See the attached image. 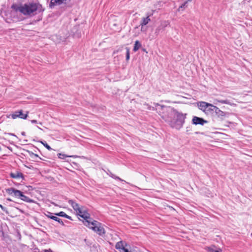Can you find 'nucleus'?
Masks as SVG:
<instances>
[{
  "label": "nucleus",
  "mask_w": 252,
  "mask_h": 252,
  "mask_svg": "<svg viewBox=\"0 0 252 252\" xmlns=\"http://www.w3.org/2000/svg\"><path fill=\"white\" fill-rule=\"evenodd\" d=\"M157 105V112L171 127L179 130L183 127L187 114L179 112L170 106Z\"/></svg>",
  "instance_id": "1"
},
{
  "label": "nucleus",
  "mask_w": 252,
  "mask_h": 252,
  "mask_svg": "<svg viewBox=\"0 0 252 252\" xmlns=\"http://www.w3.org/2000/svg\"><path fill=\"white\" fill-rule=\"evenodd\" d=\"M11 8L17 13L29 17L39 14L44 10L42 4L37 0L25 3H13L11 5Z\"/></svg>",
  "instance_id": "2"
},
{
  "label": "nucleus",
  "mask_w": 252,
  "mask_h": 252,
  "mask_svg": "<svg viewBox=\"0 0 252 252\" xmlns=\"http://www.w3.org/2000/svg\"><path fill=\"white\" fill-rule=\"evenodd\" d=\"M87 224L86 226L92 229L93 231L96 232L99 235H102L105 233L104 228L101 226L100 222L93 220L92 221H87Z\"/></svg>",
  "instance_id": "3"
},
{
  "label": "nucleus",
  "mask_w": 252,
  "mask_h": 252,
  "mask_svg": "<svg viewBox=\"0 0 252 252\" xmlns=\"http://www.w3.org/2000/svg\"><path fill=\"white\" fill-rule=\"evenodd\" d=\"M6 192L9 195H13L15 197L20 198L21 200L27 202H32L33 200L28 196L23 194V192L19 190L14 188H10L6 189Z\"/></svg>",
  "instance_id": "4"
},
{
  "label": "nucleus",
  "mask_w": 252,
  "mask_h": 252,
  "mask_svg": "<svg viewBox=\"0 0 252 252\" xmlns=\"http://www.w3.org/2000/svg\"><path fill=\"white\" fill-rule=\"evenodd\" d=\"M29 112H26V114L23 113L22 110L17 111L14 112L13 113L10 115L11 118L13 119H15L16 118H21L22 119H26L28 116Z\"/></svg>",
  "instance_id": "5"
},
{
  "label": "nucleus",
  "mask_w": 252,
  "mask_h": 252,
  "mask_svg": "<svg viewBox=\"0 0 252 252\" xmlns=\"http://www.w3.org/2000/svg\"><path fill=\"white\" fill-rule=\"evenodd\" d=\"M214 109L215 116L221 120H223L228 115V113L221 111L218 107Z\"/></svg>",
  "instance_id": "6"
},
{
  "label": "nucleus",
  "mask_w": 252,
  "mask_h": 252,
  "mask_svg": "<svg viewBox=\"0 0 252 252\" xmlns=\"http://www.w3.org/2000/svg\"><path fill=\"white\" fill-rule=\"evenodd\" d=\"M192 123L193 124L195 125H203L204 124L207 123V121L204 120L203 118H199L196 116H194L192 120Z\"/></svg>",
  "instance_id": "7"
},
{
  "label": "nucleus",
  "mask_w": 252,
  "mask_h": 252,
  "mask_svg": "<svg viewBox=\"0 0 252 252\" xmlns=\"http://www.w3.org/2000/svg\"><path fill=\"white\" fill-rule=\"evenodd\" d=\"M45 215L48 218H50L51 219H52V220L56 221H58L60 223L62 224L63 225H64V223H63V221H62V220L61 219H60V218H58L57 217L53 216L52 213H51L50 212H47L45 214Z\"/></svg>",
  "instance_id": "8"
},
{
  "label": "nucleus",
  "mask_w": 252,
  "mask_h": 252,
  "mask_svg": "<svg viewBox=\"0 0 252 252\" xmlns=\"http://www.w3.org/2000/svg\"><path fill=\"white\" fill-rule=\"evenodd\" d=\"M126 244L124 245L123 241H120L116 243L115 248L116 249L119 250L120 252H124V250H126Z\"/></svg>",
  "instance_id": "9"
},
{
  "label": "nucleus",
  "mask_w": 252,
  "mask_h": 252,
  "mask_svg": "<svg viewBox=\"0 0 252 252\" xmlns=\"http://www.w3.org/2000/svg\"><path fill=\"white\" fill-rule=\"evenodd\" d=\"M198 106L199 109L205 113L207 107L208 106H210V103L204 101H201L198 104Z\"/></svg>",
  "instance_id": "10"
},
{
  "label": "nucleus",
  "mask_w": 252,
  "mask_h": 252,
  "mask_svg": "<svg viewBox=\"0 0 252 252\" xmlns=\"http://www.w3.org/2000/svg\"><path fill=\"white\" fill-rule=\"evenodd\" d=\"M215 108H216L217 106L210 104V106L207 107L205 113L207 115H213L215 113Z\"/></svg>",
  "instance_id": "11"
},
{
  "label": "nucleus",
  "mask_w": 252,
  "mask_h": 252,
  "mask_svg": "<svg viewBox=\"0 0 252 252\" xmlns=\"http://www.w3.org/2000/svg\"><path fill=\"white\" fill-rule=\"evenodd\" d=\"M66 0H51V1L49 3V6L50 7L52 8L56 5L61 4Z\"/></svg>",
  "instance_id": "12"
},
{
  "label": "nucleus",
  "mask_w": 252,
  "mask_h": 252,
  "mask_svg": "<svg viewBox=\"0 0 252 252\" xmlns=\"http://www.w3.org/2000/svg\"><path fill=\"white\" fill-rule=\"evenodd\" d=\"M68 202L76 212L81 208V206L72 200H69Z\"/></svg>",
  "instance_id": "13"
},
{
  "label": "nucleus",
  "mask_w": 252,
  "mask_h": 252,
  "mask_svg": "<svg viewBox=\"0 0 252 252\" xmlns=\"http://www.w3.org/2000/svg\"><path fill=\"white\" fill-rule=\"evenodd\" d=\"M81 217L83 218L85 220V221H84V223L85 225L86 226V224H87V222H86V221H92L91 220H89V219H90V214L86 212V211H85L84 214L81 215Z\"/></svg>",
  "instance_id": "14"
},
{
  "label": "nucleus",
  "mask_w": 252,
  "mask_h": 252,
  "mask_svg": "<svg viewBox=\"0 0 252 252\" xmlns=\"http://www.w3.org/2000/svg\"><path fill=\"white\" fill-rule=\"evenodd\" d=\"M10 176L14 179L23 178V174L21 172L11 173Z\"/></svg>",
  "instance_id": "15"
},
{
  "label": "nucleus",
  "mask_w": 252,
  "mask_h": 252,
  "mask_svg": "<svg viewBox=\"0 0 252 252\" xmlns=\"http://www.w3.org/2000/svg\"><path fill=\"white\" fill-rule=\"evenodd\" d=\"M149 17L150 15H148L147 16V17L143 18L142 19V21L140 24V25L142 26V27H143L144 26L146 25L151 21Z\"/></svg>",
  "instance_id": "16"
},
{
  "label": "nucleus",
  "mask_w": 252,
  "mask_h": 252,
  "mask_svg": "<svg viewBox=\"0 0 252 252\" xmlns=\"http://www.w3.org/2000/svg\"><path fill=\"white\" fill-rule=\"evenodd\" d=\"M56 216L64 217L69 220H72L71 217L67 215H66L64 212H60L58 213L55 214Z\"/></svg>",
  "instance_id": "17"
},
{
  "label": "nucleus",
  "mask_w": 252,
  "mask_h": 252,
  "mask_svg": "<svg viewBox=\"0 0 252 252\" xmlns=\"http://www.w3.org/2000/svg\"><path fill=\"white\" fill-rule=\"evenodd\" d=\"M141 47V43L139 42V41L136 40L134 43V48L133 49V51L134 52L137 51Z\"/></svg>",
  "instance_id": "18"
},
{
  "label": "nucleus",
  "mask_w": 252,
  "mask_h": 252,
  "mask_svg": "<svg viewBox=\"0 0 252 252\" xmlns=\"http://www.w3.org/2000/svg\"><path fill=\"white\" fill-rule=\"evenodd\" d=\"M215 102H219V103H222V104H230V101L228 100H227V99H225V100H219L218 99H215Z\"/></svg>",
  "instance_id": "19"
},
{
  "label": "nucleus",
  "mask_w": 252,
  "mask_h": 252,
  "mask_svg": "<svg viewBox=\"0 0 252 252\" xmlns=\"http://www.w3.org/2000/svg\"><path fill=\"white\" fill-rule=\"evenodd\" d=\"M191 0H189L188 1H185L184 3H183L181 6H179L178 10V11H180V10H183L184 9H185L186 7H187V3H188V2L189 1H191Z\"/></svg>",
  "instance_id": "20"
},
{
  "label": "nucleus",
  "mask_w": 252,
  "mask_h": 252,
  "mask_svg": "<svg viewBox=\"0 0 252 252\" xmlns=\"http://www.w3.org/2000/svg\"><path fill=\"white\" fill-rule=\"evenodd\" d=\"M86 210L84 209V207L81 206V208L76 211L78 215H79L80 217H81V215L84 214Z\"/></svg>",
  "instance_id": "21"
},
{
  "label": "nucleus",
  "mask_w": 252,
  "mask_h": 252,
  "mask_svg": "<svg viewBox=\"0 0 252 252\" xmlns=\"http://www.w3.org/2000/svg\"><path fill=\"white\" fill-rule=\"evenodd\" d=\"M157 104H158V103H154V105H155V107H152V106H150V105H149L148 104H147V103H145V104H144V105L147 106L148 109L149 110H156V111H157V110H156V109L157 108H158V105H157Z\"/></svg>",
  "instance_id": "22"
},
{
  "label": "nucleus",
  "mask_w": 252,
  "mask_h": 252,
  "mask_svg": "<svg viewBox=\"0 0 252 252\" xmlns=\"http://www.w3.org/2000/svg\"><path fill=\"white\" fill-rule=\"evenodd\" d=\"M207 251L208 252H220L221 250L218 249V250H214L212 248L208 247L207 249Z\"/></svg>",
  "instance_id": "23"
},
{
  "label": "nucleus",
  "mask_w": 252,
  "mask_h": 252,
  "mask_svg": "<svg viewBox=\"0 0 252 252\" xmlns=\"http://www.w3.org/2000/svg\"><path fill=\"white\" fill-rule=\"evenodd\" d=\"M126 60L128 61L130 58V52L129 49L127 47L126 48Z\"/></svg>",
  "instance_id": "24"
},
{
  "label": "nucleus",
  "mask_w": 252,
  "mask_h": 252,
  "mask_svg": "<svg viewBox=\"0 0 252 252\" xmlns=\"http://www.w3.org/2000/svg\"><path fill=\"white\" fill-rule=\"evenodd\" d=\"M0 208L1 209V210L4 212L6 214H8L9 212L6 207H3L2 205L0 204Z\"/></svg>",
  "instance_id": "25"
},
{
  "label": "nucleus",
  "mask_w": 252,
  "mask_h": 252,
  "mask_svg": "<svg viewBox=\"0 0 252 252\" xmlns=\"http://www.w3.org/2000/svg\"><path fill=\"white\" fill-rule=\"evenodd\" d=\"M30 156H31V157L32 158H33V159H35V158H39L37 155H36V154H34V153H33L32 152H31V153H30Z\"/></svg>",
  "instance_id": "26"
},
{
  "label": "nucleus",
  "mask_w": 252,
  "mask_h": 252,
  "mask_svg": "<svg viewBox=\"0 0 252 252\" xmlns=\"http://www.w3.org/2000/svg\"><path fill=\"white\" fill-rule=\"evenodd\" d=\"M111 177L113 179L118 180L120 181H124L123 180H122V179H121L120 178H119V177L117 176L116 175H115L114 174L113 175V176H111Z\"/></svg>",
  "instance_id": "27"
},
{
  "label": "nucleus",
  "mask_w": 252,
  "mask_h": 252,
  "mask_svg": "<svg viewBox=\"0 0 252 252\" xmlns=\"http://www.w3.org/2000/svg\"><path fill=\"white\" fill-rule=\"evenodd\" d=\"M71 157V156H67L64 154H59V158H62V159H64L65 157Z\"/></svg>",
  "instance_id": "28"
},
{
  "label": "nucleus",
  "mask_w": 252,
  "mask_h": 252,
  "mask_svg": "<svg viewBox=\"0 0 252 252\" xmlns=\"http://www.w3.org/2000/svg\"><path fill=\"white\" fill-rule=\"evenodd\" d=\"M43 144L44 145V146L49 150H52V149L51 148V147L47 143H43Z\"/></svg>",
  "instance_id": "29"
},
{
  "label": "nucleus",
  "mask_w": 252,
  "mask_h": 252,
  "mask_svg": "<svg viewBox=\"0 0 252 252\" xmlns=\"http://www.w3.org/2000/svg\"><path fill=\"white\" fill-rule=\"evenodd\" d=\"M31 123L32 124H35V123H37V122L36 120H32L31 121Z\"/></svg>",
  "instance_id": "30"
},
{
  "label": "nucleus",
  "mask_w": 252,
  "mask_h": 252,
  "mask_svg": "<svg viewBox=\"0 0 252 252\" xmlns=\"http://www.w3.org/2000/svg\"><path fill=\"white\" fill-rule=\"evenodd\" d=\"M142 50H143L144 52H145L146 53H147V52L146 51V49H142Z\"/></svg>",
  "instance_id": "31"
},
{
  "label": "nucleus",
  "mask_w": 252,
  "mask_h": 252,
  "mask_svg": "<svg viewBox=\"0 0 252 252\" xmlns=\"http://www.w3.org/2000/svg\"><path fill=\"white\" fill-rule=\"evenodd\" d=\"M113 175H114L113 174H112V173H110V174H109V176L110 177H111V176H113Z\"/></svg>",
  "instance_id": "32"
}]
</instances>
